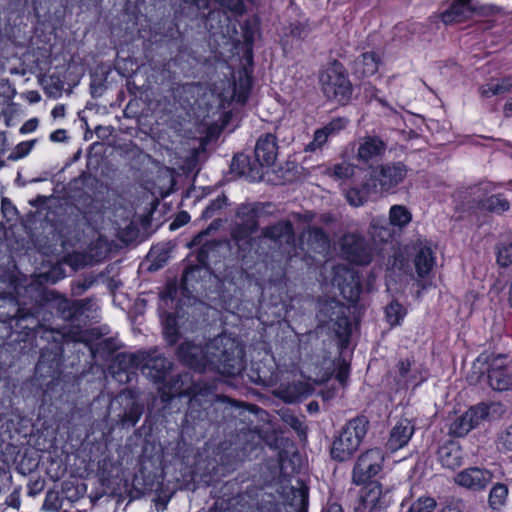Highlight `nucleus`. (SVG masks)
<instances>
[{"label": "nucleus", "mask_w": 512, "mask_h": 512, "mask_svg": "<svg viewBox=\"0 0 512 512\" xmlns=\"http://www.w3.org/2000/svg\"><path fill=\"white\" fill-rule=\"evenodd\" d=\"M437 507L436 500L431 496H420L409 507L408 512H433Z\"/></svg>", "instance_id": "nucleus-44"}, {"label": "nucleus", "mask_w": 512, "mask_h": 512, "mask_svg": "<svg viewBox=\"0 0 512 512\" xmlns=\"http://www.w3.org/2000/svg\"><path fill=\"white\" fill-rule=\"evenodd\" d=\"M164 316L165 319H163V325L165 339L170 345H174L178 340L176 318L171 312L167 311H162V317Z\"/></svg>", "instance_id": "nucleus-42"}, {"label": "nucleus", "mask_w": 512, "mask_h": 512, "mask_svg": "<svg viewBox=\"0 0 512 512\" xmlns=\"http://www.w3.org/2000/svg\"><path fill=\"white\" fill-rule=\"evenodd\" d=\"M474 13L475 9L473 6L452 0L448 7L441 12L440 18L445 25H450L473 18Z\"/></svg>", "instance_id": "nucleus-29"}, {"label": "nucleus", "mask_w": 512, "mask_h": 512, "mask_svg": "<svg viewBox=\"0 0 512 512\" xmlns=\"http://www.w3.org/2000/svg\"><path fill=\"white\" fill-rule=\"evenodd\" d=\"M349 372L350 364L344 358L339 357L336 363L333 362L332 371L322 374V401L333 399L339 388L347 385Z\"/></svg>", "instance_id": "nucleus-13"}, {"label": "nucleus", "mask_w": 512, "mask_h": 512, "mask_svg": "<svg viewBox=\"0 0 512 512\" xmlns=\"http://www.w3.org/2000/svg\"><path fill=\"white\" fill-rule=\"evenodd\" d=\"M59 499L56 493L48 492L43 504V508L48 511H57L59 509Z\"/></svg>", "instance_id": "nucleus-56"}, {"label": "nucleus", "mask_w": 512, "mask_h": 512, "mask_svg": "<svg viewBox=\"0 0 512 512\" xmlns=\"http://www.w3.org/2000/svg\"><path fill=\"white\" fill-rule=\"evenodd\" d=\"M115 402L123 407L122 412L118 415L121 426H135L144 412V404L140 402L135 391L124 389L115 398Z\"/></svg>", "instance_id": "nucleus-14"}, {"label": "nucleus", "mask_w": 512, "mask_h": 512, "mask_svg": "<svg viewBox=\"0 0 512 512\" xmlns=\"http://www.w3.org/2000/svg\"><path fill=\"white\" fill-rule=\"evenodd\" d=\"M63 89L64 82L58 76L55 75L50 76L44 86L45 93L53 99L61 97Z\"/></svg>", "instance_id": "nucleus-47"}, {"label": "nucleus", "mask_w": 512, "mask_h": 512, "mask_svg": "<svg viewBox=\"0 0 512 512\" xmlns=\"http://www.w3.org/2000/svg\"><path fill=\"white\" fill-rule=\"evenodd\" d=\"M6 505L9 506V507H12V508H15V509H19L20 508V504H21V501H20V493L19 491L17 490H14L7 498H6V501H5Z\"/></svg>", "instance_id": "nucleus-63"}, {"label": "nucleus", "mask_w": 512, "mask_h": 512, "mask_svg": "<svg viewBox=\"0 0 512 512\" xmlns=\"http://www.w3.org/2000/svg\"><path fill=\"white\" fill-rule=\"evenodd\" d=\"M370 427V421L365 415L350 419L341 429L330 448V456L337 462L352 458L365 438Z\"/></svg>", "instance_id": "nucleus-4"}, {"label": "nucleus", "mask_w": 512, "mask_h": 512, "mask_svg": "<svg viewBox=\"0 0 512 512\" xmlns=\"http://www.w3.org/2000/svg\"><path fill=\"white\" fill-rule=\"evenodd\" d=\"M508 496V483H502L501 481L492 483L487 499L489 508L494 512H500L507 505Z\"/></svg>", "instance_id": "nucleus-34"}, {"label": "nucleus", "mask_w": 512, "mask_h": 512, "mask_svg": "<svg viewBox=\"0 0 512 512\" xmlns=\"http://www.w3.org/2000/svg\"><path fill=\"white\" fill-rule=\"evenodd\" d=\"M415 431L414 424L408 419H400L391 429L387 449L394 452L408 444Z\"/></svg>", "instance_id": "nucleus-24"}, {"label": "nucleus", "mask_w": 512, "mask_h": 512, "mask_svg": "<svg viewBox=\"0 0 512 512\" xmlns=\"http://www.w3.org/2000/svg\"><path fill=\"white\" fill-rule=\"evenodd\" d=\"M1 209L7 219H11L16 213V208L6 198L2 199Z\"/></svg>", "instance_id": "nucleus-62"}, {"label": "nucleus", "mask_w": 512, "mask_h": 512, "mask_svg": "<svg viewBox=\"0 0 512 512\" xmlns=\"http://www.w3.org/2000/svg\"><path fill=\"white\" fill-rule=\"evenodd\" d=\"M494 478L493 472L483 467H468L458 472L455 483L473 492L484 491Z\"/></svg>", "instance_id": "nucleus-15"}, {"label": "nucleus", "mask_w": 512, "mask_h": 512, "mask_svg": "<svg viewBox=\"0 0 512 512\" xmlns=\"http://www.w3.org/2000/svg\"><path fill=\"white\" fill-rule=\"evenodd\" d=\"M44 297L37 292L36 302L27 307V303L21 300H18V308L15 314V318L17 319V324L21 326L23 329L36 330L37 328H41L42 325L39 322V314L42 309V304L40 303ZM38 333L37 331H35Z\"/></svg>", "instance_id": "nucleus-20"}, {"label": "nucleus", "mask_w": 512, "mask_h": 512, "mask_svg": "<svg viewBox=\"0 0 512 512\" xmlns=\"http://www.w3.org/2000/svg\"><path fill=\"white\" fill-rule=\"evenodd\" d=\"M490 415V406L486 403H478L471 406L466 412L456 417L449 426V435L464 437L471 430L478 428Z\"/></svg>", "instance_id": "nucleus-11"}, {"label": "nucleus", "mask_w": 512, "mask_h": 512, "mask_svg": "<svg viewBox=\"0 0 512 512\" xmlns=\"http://www.w3.org/2000/svg\"><path fill=\"white\" fill-rule=\"evenodd\" d=\"M415 250V270L419 278H424L432 271L435 265L434 252L432 251L431 247L422 243L415 247Z\"/></svg>", "instance_id": "nucleus-31"}, {"label": "nucleus", "mask_w": 512, "mask_h": 512, "mask_svg": "<svg viewBox=\"0 0 512 512\" xmlns=\"http://www.w3.org/2000/svg\"><path fill=\"white\" fill-rule=\"evenodd\" d=\"M414 357H407L400 359L395 365V379L397 383L413 384L419 386L425 381V377L421 374L418 368L414 367Z\"/></svg>", "instance_id": "nucleus-25"}, {"label": "nucleus", "mask_w": 512, "mask_h": 512, "mask_svg": "<svg viewBox=\"0 0 512 512\" xmlns=\"http://www.w3.org/2000/svg\"><path fill=\"white\" fill-rule=\"evenodd\" d=\"M385 319L389 323L391 327H396L401 325L404 317L407 314L405 307L398 302V300L393 299L386 307H385Z\"/></svg>", "instance_id": "nucleus-39"}, {"label": "nucleus", "mask_w": 512, "mask_h": 512, "mask_svg": "<svg viewBox=\"0 0 512 512\" xmlns=\"http://www.w3.org/2000/svg\"><path fill=\"white\" fill-rule=\"evenodd\" d=\"M74 308V301H70L62 297L57 301V309L61 313L63 319L70 320L74 317H77Z\"/></svg>", "instance_id": "nucleus-50"}, {"label": "nucleus", "mask_w": 512, "mask_h": 512, "mask_svg": "<svg viewBox=\"0 0 512 512\" xmlns=\"http://www.w3.org/2000/svg\"><path fill=\"white\" fill-rule=\"evenodd\" d=\"M217 2L232 12L241 13L243 11V3L241 0H217Z\"/></svg>", "instance_id": "nucleus-58"}, {"label": "nucleus", "mask_w": 512, "mask_h": 512, "mask_svg": "<svg viewBox=\"0 0 512 512\" xmlns=\"http://www.w3.org/2000/svg\"><path fill=\"white\" fill-rule=\"evenodd\" d=\"M496 262L506 268L512 264V235L502 236L495 245Z\"/></svg>", "instance_id": "nucleus-37"}, {"label": "nucleus", "mask_w": 512, "mask_h": 512, "mask_svg": "<svg viewBox=\"0 0 512 512\" xmlns=\"http://www.w3.org/2000/svg\"><path fill=\"white\" fill-rule=\"evenodd\" d=\"M190 390V393L192 394V400L194 401H200L201 397H207L209 398V401H212L215 398L219 403H229L231 405L234 404V402L231 401L228 397L214 394L213 386L207 383L195 381L193 382Z\"/></svg>", "instance_id": "nucleus-36"}, {"label": "nucleus", "mask_w": 512, "mask_h": 512, "mask_svg": "<svg viewBox=\"0 0 512 512\" xmlns=\"http://www.w3.org/2000/svg\"><path fill=\"white\" fill-rule=\"evenodd\" d=\"M262 236L279 243H291L294 240L293 226L289 221H280L263 228Z\"/></svg>", "instance_id": "nucleus-33"}, {"label": "nucleus", "mask_w": 512, "mask_h": 512, "mask_svg": "<svg viewBox=\"0 0 512 512\" xmlns=\"http://www.w3.org/2000/svg\"><path fill=\"white\" fill-rule=\"evenodd\" d=\"M251 89V79L248 76L240 77L239 81L234 83L233 100L244 104L249 96Z\"/></svg>", "instance_id": "nucleus-43"}, {"label": "nucleus", "mask_w": 512, "mask_h": 512, "mask_svg": "<svg viewBox=\"0 0 512 512\" xmlns=\"http://www.w3.org/2000/svg\"><path fill=\"white\" fill-rule=\"evenodd\" d=\"M384 454L380 448L368 449L362 453L352 471V481L356 485H363L378 475L383 468Z\"/></svg>", "instance_id": "nucleus-9"}, {"label": "nucleus", "mask_w": 512, "mask_h": 512, "mask_svg": "<svg viewBox=\"0 0 512 512\" xmlns=\"http://www.w3.org/2000/svg\"><path fill=\"white\" fill-rule=\"evenodd\" d=\"M177 355L184 365L195 371H210L209 360L206 357V345L202 347L193 342L185 341L178 347Z\"/></svg>", "instance_id": "nucleus-16"}, {"label": "nucleus", "mask_w": 512, "mask_h": 512, "mask_svg": "<svg viewBox=\"0 0 512 512\" xmlns=\"http://www.w3.org/2000/svg\"><path fill=\"white\" fill-rule=\"evenodd\" d=\"M94 306V302L92 299H81L74 301V310L76 311L77 316L84 314L86 311L92 310Z\"/></svg>", "instance_id": "nucleus-57"}, {"label": "nucleus", "mask_w": 512, "mask_h": 512, "mask_svg": "<svg viewBox=\"0 0 512 512\" xmlns=\"http://www.w3.org/2000/svg\"><path fill=\"white\" fill-rule=\"evenodd\" d=\"M172 363L156 350L145 352V360L142 365V372L154 382H162L170 371Z\"/></svg>", "instance_id": "nucleus-19"}, {"label": "nucleus", "mask_w": 512, "mask_h": 512, "mask_svg": "<svg viewBox=\"0 0 512 512\" xmlns=\"http://www.w3.org/2000/svg\"><path fill=\"white\" fill-rule=\"evenodd\" d=\"M217 248V243L215 241H209L203 244L200 247L195 255L196 264H193L192 260H189V264H187L181 282L185 289L188 288V285L192 281H197L202 277L201 272L204 268L208 266L209 254Z\"/></svg>", "instance_id": "nucleus-17"}, {"label": "nucleus", "mask_w": 512, "mask_h": 512, "mask_svg": "<svg viewBox=\"0 0 512 512\" xmlns=\"http://www.w3.org/2000/svg\"><path fill=\"white\" fill-rule=\"evenodd\" d=\"M227 205V197L222 194L212 200L202 213V218L210 219L218 214V212Z\"/></svg>", "instance_id": "nucleus-48"}, {"label": "nucleus", "mask_w": 512, "mask_h": 512, "mask_svg": "<svg viewBox=\"0 0 512 512\" xmlns=\"http://www.w3.org/2000/svg\"><path fill=\"white\" fill-rule=\"evenodd\" d=\"M322 92L329 100H335L341 105H346L352 98L353 88L347 71L337 60L326 71Z\"/></svg>", "instance_id": "nucleus-6"}, {"label": "nucleus", "mask_w": 512, "mask_h": 512, "mask_svg": "<svg viewBox=\"0 0 512 512\" xmlns=\"http://www.w3.org/2000/svg\"><path fill=\"white\" fill-rule=\"evenodd\" d=\"M144 360L145 352L119 353L113 364V367L117 369L114 371L115 377L121 382H129L130 374L139 367L142 369Z\"/></svg>", "instance_id": "nucleus-21"}, {"label": "nucleus", "mask_w": 512, "mask_h": 512, "mask_svg": "<svg viewBox=\"0 0 512 512\" xmlns=\"http://www.w3.org/2000/svg\"><path fill=\"white\" fill-rule=\"evenodd\" d=\"M346 199L351 205L358 207L368 201L367 192L360 190V187L355 185L347 190Z\"/></svg>", "instance_id": "nucleus-49"}, {"label": "nucleus", "mask_w": 512, "mask_h": 512, "mask_svg": "<svg viewBox=\"0 0 512 512\" xmlns=\"http://www.w3.org/2000/svg\"><path fill=\"white\" fill-rule=\"evenodd\" d=\"M222 224L221 219L213 220L207 229L203 230L199 234H197L193 240L191 241V246H199L202 247L204 243L209 241H215L217 243V247L220 245V242L215 239H207L211 231H216Z\"/></svg>", "instance_id": "nucleus-46"}, {"label": "nucleus", "mask_w": 512, "mask_h": 512, "mask_svg": "<svg viewBox=\"0 0 512 512\" xmlns=\"http://www.w3.org/2000/svg\"><path fill=\"white\" fill-rule=\"evenodd\" d=\"M278 155V145L275 135L267 133L261 135L255 145V160L262 169L272 166Z\"/></svg>", "instance_id": "nucleus-22"}, {"label": "nucleus", "mask_w": 512, "mask_h": 512, "mask_svg": "<svg viewBox=\"0 0 512 512\" xmlns=\"http://www.w3.org/2000/svg\"><path fill=\"white\" fill-rule=\"evenodd\" d=\"M39 121L37 118H32L26 121L20 128V133L26 134L33 132L38 127Z\"/></svg>", "instance_id": "nucleus-64"}, {"label": "nucleus", "mask_w": 512, "mask_h": 512, "mask_svg": "<svg viewBox=\"0 0 512 512\" xmlns=\"http://www.w3.org/2000/svg\"><path fill=\"white\" fill-rule=\"evenodd\" d=\"M363 485L364 487L360 490L358 504L354 507L355 512H375L389 506V492H383L382 485L379 482L370 481Z\"/></svg>", "instance_id": "nucleus-12"}, {"label": "nucleus", "mask_w": 512, "mask_h": 512, "mask_svg": "<svg viewBox=\"0 0 512 512\" xmlns=\"http://www.w3.org/2000/svg\"><path fill=\"white\" fill-rule=\"evenodd\" d=\"M35 142H36V140H30V141H23V142L19 143L15 147L14 151L9 155L8 158L11 160H18V159L25 157L26 155L29 154V152L33 148Z\"/></svg>", "instance_id": "nucleus-51"}, {"label": "nucleus", "mask_w": 512, "mask_h": 512, "mask_svg": "<svg viewBox=\"0 0 512 512\" xmlns=\"http://www.w3.org/2000/svg\"><path fill=\"white\" fill-rule=\"evenodd\" d=\"M332 174L337 178H347L352 174V168L348 165L337 164L334 166Z\"/></svg>", "instance_id": "nucleus-60"}, {"label": "nucleus", "mask_w": 512, "mask_h": 512, "mask_svg": "<svg viewBox=\"0 0 512 512\" xmlns=\"http://www.w3.org/2000/svg\"><path fill=\"white\" fill-rule=\"evenodd\" d=\"M438 459L443 467L456 469L463 463V452L460 445L454 441H448L441 445L437 451Z\"/></svg>", "instance_id": "nucleus-30"}, {"label": "nucleus", "mask_w": 512, "mask_h": 512, "mask_svg": "<svg viewBox=\"0 0 512 512\" xmlns=\"http://www.w3.org/2000/svg\"><path fill=\"white\" fill-rule=\"evenodd\" d=\"M230 168L232 173L244 177L249 181L261 180L263 177V171L256 160L251 162L250 158L244 154L235 155Z\"/></svg>", "instance_id": "nucleus-27"}, {"label": "nucleus", "mask_w": 512, "mask_h": 512, "mask_svg": "<svg viewBox=\"0 0 512 512\" xmlns=\"http://www.w3.org/2000/svg\"><path fill=\"white\" fill-rule=\"evenodd\" d=\"M244 354L242 344L226 334H220L206 344L210 371L222 375L240 374L245 368Z\"/></svg>", "instance_id": "nucleus-1"}, {"label": "nucleus", "mask_w": 512, "mask_h": 512, "mask_svg": "<svg viewBox=\"0 0 512 512\" xmlns=\"http://www.w3.org/2000/svg\"><path fill=\"white\" fill-rule=\"evenodd\" d=\"M177 295V286L175 283H169L165 290L161 293V304L159 306L160 310L166 311L165 307L168 306L169 302L173 303L175 297Z\"/></svg>", "instance_id": "nucleus-52"}, {"label": "nucleus", "mask_w": 512, "mask_h": 512, "mask_svg": "<svg viewBox=\"0 0 512 512\" xmlns=\"http://www.w3.org/2000/svg\"><path fill=\"white\" fill-rule=\"evenodd\" d=\"M189 220H190L189 214L185 211H182L176 216V218L170 224V229H172V230L177 229V228L187 224L189 222Z\"/></svg>", "instance_id": "nucleus-61"}, {"label": "nucleus", "mask_w": 512, "mask_h": 512, "mask_svg": "<svg viewBox=\"0 0 512 512\" xmlns=\"http://www.w3.org/2000/svg\"><path fill=\"white\" fill-rule=\"evenodd\" d=\"M296 482L297 486L283 487L285 512H307V489L299 479Z\"/></svg>", "instance_id": "nucleus-23"}, {"label": "nucleus", "mask_w": 512, "mask_h": 512, "mask_svg": "<svg viewBox=\"0 0 512 512\" xmlns=\"http://www.w3.org/2000/svg\"><path fill=\"white\" fill-rule=\"evenodd\" d=\"M341 256L356 265L365 266L372 261V249L366 239L356 233L344 234L339 240Z\"/></svg>", "instance_id": "nucleus-10"}, {"label": "nucleus", "mask_w": 512, "mask_h": 512, "mask_svg": "<svg viewBox=\"0 0 512 512\" xmlns=\"http://www.w3.org/2000/svg\"><path fill=\"white\" fill-rule=\"evenodd\" d=\"M45 333L51 334L50 336L53 339V341L55 342V344L51 348V353L49 355V357L52 356V358L47 357V349L46 348L42 349V352H41V355H40V358H39V361L37 364L38 370H42L45 365H48L49 368L57 367L59 365L60 356L62 354V348L59 345L61 335L59 333H57V335H55V332L53 330H49V331L46 330Z\"/></svg>", "instance_id": "nucleus-35"}, {"label": "nucleus", "mask_w": 512, "mask_h": 512, "mask_svg": "<svg viewBox=\"0 0 512 512\" xmlns=\"http://www.w3.org/2000/svg\"><path fill=\"white\" fill-rule=\"evenodd\" d=\"M322 328L334 333L340 352L348 348L352 335L350 306L336 298L322 299Z\"/></svg>", "instance_id": "nucleus-5"}, {"label": "nucleus", "mask_w": 512, "mask_h": 512, "mask_svg": "<svg viewBox=\"0 0 512 512\" xmlns=\"http://www.w3.org/2000/svg\"><path fill=\"white\" fill-rule=\"evenodd\" d=\"M498 442L505 450L512 451V424L499 433Z\"/></svg>", "instance_id": "nucleus-54"}, {"label": "nucleus", "mask_w": 512, "mask_h": 512, "mask_svg": "<svg viewBox=\"0 0 512 512\" xmlns=\"http://www.w3.org/2000/svg\"><path fill=\"white\" fill-rule=\"evenodd\" d=\"M439 512H463V501L456 498L446 499Z\"/></svg>", "instance_id": "nucleus-55"}, {"label": "nucleus", "mask_w": 512, "mask_h": 512, "mask_svg": "<svg viewBox=\"0 0 512 512\" xmlns=\"http://www.w3.org/2000/svg\"><path fill=\"white\" fill-rule=\"evenodd\" d=\"M512 91V77H505L496 81H491L480 87L479 92L482 97H492L503 95Z\"/></svg>", "instance_id": "nucleus-38"}, {"label": "nucleus", "mask_w": 512, "mask_h": 512, "mask_svg": "<svg viewBox=\"0 0 512 512\" xmlns=\"http://www.w3.org/2000/svg\"><path fill=\"white\" fill-rule=\"evenodd\" d=\"M387 220L392 226L402 228L410 223L412 214L403 205H393L390 208L389 218Z\"/></svg>", "instance_id": "nucleus-41"}, {"label": "nucleus", "mask_w": 512, "mask_h": 512, "mask_svg": "<svg viewBox=\"0 0 512 512\" xmlns=\"http://www.w3.org/2000/svg\"><path fill=\"white\" fill-rule=\"evenodd\" d=\"M473 197L462 203V212L466 215L459 217L468 218L477 227L486 222V213L502 215L510 209V202L502 193L487 194V188L482 185L475 186L470 193Z\"/></svg>", "instance_id": "nucleus-3"}, {"label": "nucleus", "mask_w": 512, "mask_h": 512, "mask_svg": "<svg viewBox=\"0 0 512 512\" xmlns=\"http://www.w3.org/2000/svg\"><path fill=\"white\" fill-rule=\"evenodd\" d=\"M95 280L93 277H87L72 284V294L74 296L82 295L86 290L93 286Z\"/></svg>", "instance_id": "nucleus-53"}, {"label": "nucleus", "mask_w": 512, "mask_h": 512, "mask_svg": "<svg viewBox=\"0 0 512 512\" xmlns=\"http://www.w3.org/2000/svg\"><path fill=\"white\" fill-rule=\"evenodd\" d=\"M259 205L256 203L241 204L236 210V221L231 230L232 241L239 249H247L252 234L258 228Z\"/></svg>", "instance_id": "nucleus-7"}, {"label": "nucleus", "mask_w": 512, "mask_h": 512, "mask_svg": "<svg viewBox=\"0 0 512 512\" xmlns=\"http://www.w3.org/2000/svg\"><path fill=\"white\" fill-rule=\"evenodd\" d=\"M408 169L403 162L382 164L377 173V181L383 191H390L403 182Z\"/></svg>", "instance_id": "nucleus-18"}, {"label": "nucleus", "mask_w": 512, "mask_h": 512, "mask_svg": "<svg viewBox=\"0 0 512 512\" xmlns=\"http://www.w3.org/2000/svg\"><path fill=\"white\" fill-rule=\"evenodd\" d=\"M386 143L379 136H366L358 147L359 160L367 163L370 160H378L385 153Z\"/></svg>", "instance_id": "nucleus-28"}, {"label": "nucleus", "mask_w": 512, "mask_h": 512, "mask_svg": "<svg viewBox=\"0 0 512 512\" xmlns=\"http://www.w3.org/2000/svg\"><path fill=\"white\" fill-rule=\"evenodd\" d=\"M391 226L385 217L373 218L370 224V233L374 237H378L380 241L388 242L393 235Z\"/></svg>", "instance_id": "nucleus-40"}, {"label": "nucleus", "mask_w": 512, "mask_h": 512, "mask_svg": "<svg viewBox=\"0 0 512 512\" xmlns=\"http://www.w3.org/2000/svg\"><path fill=\"white\" fill-rule=\"evenodd\" d=\"M331 283L350 304H357L362 293L361 277L357 270L344 264L335 265Z\"/></svg>", "instance_id": "nucleus-8"}, {"label": "nucleus", "mask_w": 512, "mask_h": 512, "mask_svg": "<svg viewBox=\"0 0 512 512\" xmlns=\"http://www.w3.org/2000/svg\"><path fill=\"white\" fill-rule=\"evenodd\" d=\"M377 178L376 179H369V180H366L364 182H362L360 185H357L358 187H360V190H363L365 192H367V200L369 199V197L372 195V194H376L377 193Z\"/></svg>", "instance_id": "nucleus-59"}, {"label": "nucleus", "mask_w": 512, "mask_h": 512, "mask_svg": "<svg viewBox=\"0 0 512 512\" xmlns=\"http://www.w3.org/2000/svg\"><path fill=\"white\" fill-rule=\"evenodd\" d=\"M312 392L313 387L310 383L292 382L280 384L275 389L274 394L286 403H294L302 398H306Z\"/></svg>", "instance_id": "nucleus-26"}, {"label": "nucleus", "mask_w": 512, "mask_h": 512, "mask_svg": "<svg viewBox=\"0 0 512 512\" xmlns=\"http://www.w3.org/2000/svg\"><path fill=\"white\" fill-rule=\"evenodd\" d=\"M506 359L503 354L481 353L473 362L469 382L486 381L491 389L498 392L512 390V372L505 363Z\"/></svg>", "instance_id": "nucleus-2"}, {"label": "nucleus", "mask_w": 512, "mask_h": 512, "mask_svg": "<svg viewBox=\"0 0 512 512\" xmlns=\"http://www.w3.org/2000/svg\"><path fill=\"white\" fill-rule=\"evenodd\" d=\"M348 123L349 119L346 117L333 118L328 124L322 127V136H324L326 140L330 136L337 135L347 127Z\"/></svg>", "instance_id": "nucleus-45"}, {"label": "nucleus", "mask_w": 512, "mask_h": 512, "mask_svg": "<svg viewBox=\"0 0 512 512\" xmlns=\"http://www.w3.org/2000/svg\"><path fill=\"white\" fill-rule=\"evenodd\" d=\"M380 57L373 51L364 52L354 61V73L359 77H369L374 75L379 68Z\"/></svg>", "instance_id": "nucleus-32"}]
</instances>
